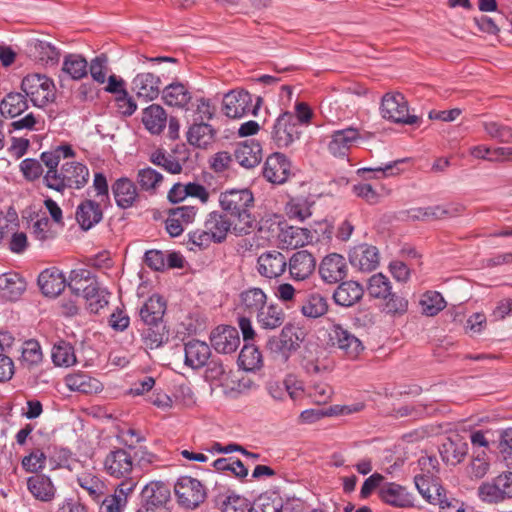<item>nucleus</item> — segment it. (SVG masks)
Listing matches in <instances>:
<instances>
[{
	"instance_id": "f257e3e1",
	"label": "nucleus",
	"mask_w": 512,
	"mask_h": 512,
	"mask_svg": "<svg viewBox=\"0 0 512 512\" xmlns=\"http://www.w3.org/2000/svg\"><path fill=\"white\" fill-rule=\"evenodd\" d=\"M221 208L234 218L233 231L236 235L249 234L255 223L251 214L254 197L249 189H232L222 192L219 198Z\"/></svg>"
},
{
	"instance_id": "f03ea898",
	"label": "nucleus",
	"mask_w": 512,
	"mask_h": 512,
	"mask_svg": "<svg viewBox=\"0 0 512 512\" xmlns=\"http://www.w3.org/2000/svg\"><path fill=\"white\" fill-rule=\"evenodd\" d=\"M234 222L227 219L226 215L219 212H211L206 217L203 227L188 234V244L199 249H205L211 243H221L226 239L230 229L233 230Z\"/></svg>"
},
{
	"instance_id": "7ed1b4c3",
	"label": "nucleus",
	"mask_w": 512,
	"mask_h": 512,
	"mask_svg": "<svg viewBox=\"0 0 512 512\" xmlns=\"http://www.w3.org/2000/svg\"><path fill=\"white\" fill-rule=\"evenodd\" d=\"M89 178L88 168L80 162H66L62 165L58 174L44 175V184L57 192H63L66 188L80 189Z\"/></svg>"
},
{
	"instance_id": "20e7f679",
	"label": "nucleus",
	"mask_w": 512,
	"mask_h": 512,
	"mask_svg": "<svg viewBox=\"0 0 512 512\" xmlns=\"http://www.w3.org/2000/svg\"><path fill=\"white\" fill-rule=\"evenodd\" d=\"M21 90L31 103L38 108H43L56 99L54 81L44 74L33 73L26 75L22 79Z\"/></svg>"
},
{
	"instance_id": "39448f33",
	"label": "nucleus",
	"mask_w": 512,
	"mask_h": 512,
	"mask_svg": "<svg viewBox=\"0 0 512 512\" xmlns=\"http://www.w3.org/2000/svg\"><path fill=\"white\" fill-rule=\"evenodd\" d=\"M408 102L401 93H386L382 97L380 113L384 119L399 124H416L419 117L408 113Z\"/></svg>"
},
{
	"instance_id": "423d86ee",
	"label": "nucleus",
	"mask_w": 512,
	"mask_h": 512,
	"mask_svg": "<svg viewBox=\"0 0 512 512\" xmlns=\"http://www.w3.org/2000/svg\"><path fill=\"white\" fill-rule=\"evenodd\" d=\"M178 503L187 509H195L206 499V488L197 479L183 476L174 486Z\"/></svg>"
},
{
	"instance_id": "0eeeda50",
	"label": "nucleus",
	"mask_w": 512,
	"mask_h": 512,
	"mask_svg": "<svg viewBox=\"0 0 512 512\" xmlns=\"http://www.w3.org/2000/svg\"><path fill=\"white\" fill-rule=\"evenodd\" d=\"M303 338L304 333L300 328L287 324L282 328L279 336H273L267 340L266 347L272 353L282 354L287 359L291 352L299 348Z\"/></svg>"
},
{
	"instance_id": "6e6552de",
	"label": "nucleus",
	"mask_w": 512,
	"mask_h": 512,
	"mask_svg": "<svg viewBox=\"0 0 512 512\" xmlns=\"http://www.w3.org/2000/svg\"><path fill=\"white\" fill-rule=\"evenodd\" d=\"M329 341L332 347L337 348L350 359H356L364 350L362 341L339 324L332 326L329 332Z\"/></svg>"
},
{
	"instance_id": "1a4fd4ad",
	"label": "nucleus",
	"mask_w": 512,
	"mask_h": 512,
	"mask_svg": "<svg viewBox=\"0 0 512 512\" xmlns=\"http://www.w3.org/2000/svg\"><path fill=\"white\" fill-rule=\"evenodd\" d=\"M260 103L259 97L256 105L252 106V96L247 91H231L224 96L223 111L229 118H241L249 113L256 115Z\"/></svg>"
},
{
	"instance_id": "9d476101",
	"label": "nucleus",
	"mask_w": 512,
	"mask_h": 512,
	"mask_svg": "<svg viewBox=\"0 0 512 512\" xmlns=\"http://www.w3.org/2000/svg\"><path fill=\"white\" fill-rule=\"evenodd\" d=\"M296 124V118L291 112H284L276 119L272 130V140L278 148L288 147L296 139H299L301 132Z\"/></svg>"
},
{
	"instance_id": "9b49d317",
	"label": "nucleus",
	"mask_w": 512,
	"mask_h": 512,
	"mask_svg": "<svg viewBox=\"0 0 512 512\" xmlns=\"http://www.w3.org/2000/svg\"><path fill=\"white\" fill-rule=\"evenodd\" d=\"M26 53L34 61L46 66H56L61 56L60 50L52 43L36 38L27 41Z\"/></svg>"
},
{
	"instance_id": "f8f14e48",
	"label": "nucleus",
	"mask_w": 512,
	"mask_h": 512,
	"mask_svg": "<svg viewBox=\"0 0 512 512\" xmlns=\"http://www.w3.org/2000/svg\"><path fill=\"white\" fill-rule=\"evenodd\" d=\"M104 469L112 477H127L133 470V458L127 450L116 448L105 457Z\"/></svg>"
},
{
	"instance_id": "ddd939ff",
	"label": "nucleus",
	"mask_w": 512,
	"mask_h": 512,
	"mask_svg": "<svg viewBox=\"0 0 512 512\" xmlns=\"http://www.w3.org/2000/svg\"><path fill=\"white\" fill-rule=\"evenodd\" d=\"M348 266L346 259L337 253H332L323 258L319 273L322 280L328 284H335L347 276Z\"/></svg>"
},
{
	"instance_id": "4468645a",
	"label": "nucleus",
	"mask_w": 512,
	"mask_h": 512,
	"mask_svg": "<svg viewBox=\"0 0 512 512\" xmlns=\"http://www.w3.org/2000/svg\"><path fill=\"white\" fill-rule=\"evenodd\" d=\"M210 342L218 353H233L240 344L238 330L228 325L218 326L211 332Z\"/></svg>"
},
{
	"instance_id": "2eb2a0df",
	"label": "nucleus",
	"mask_w": 512,
	"mask_h": 512,
	"mask_svg": "<svg viewBox=\"0 0 512 512\" xmlns=\"http://www.w3.org/2000/svg\"><path fill=\"white\" fill-rule=\"evenodd\" d=\"M290 169L291 164L285 155L276 152L266 159L263 176L273 184H283L290 176Z\"/></svg>"
},
{
	"instance_id": "dca6fc26",
	"label": "nucleus",
	"mask_w": 512,
	"mask_h": 512,
	"mask_svg": "<svg viewBox=\"0 0 512 512\" xmlns=\"http://www.w3.org/2000/svg\"><path fill=\"white\" fill-rule=\"evenodd\" d=\"M287 267L285 256L276 250L262 253L257 259V271L265 278L272 279L281 276Z\"/></svg>"
},
{
	"instance_id": "f3484780",
	"label": "nucleus",
	"mask_w": 512,
	"mask_h": 512,
	"mask_svg": "<svg viewBox=\"0 0 512 512\" xmlns=\"http://www.w3.org/2000/svg\"><path fill=\"white\" fill-rule=\"evenodd\" d=\"M287 265L293 280L304 281L315 271L316 259L307 250H300L290 257Z\"/></svg>"
},
{
	"instance_id": "a211bd4d",
	"label": "nucleus",
	"mask_w": 512,
	"mask_h": 512,
	"mask_svg": "<svg viewBox=\"0 0 512 512\" xmlns=\"http://www.w3.org/2000/svg\"><path fill=\"white\" fill-rule=\"evenodd\" d=\"M349 260L353 267L370 272L379 265V251L375 246L361 244L350 251Z\"/></svg>"
},
{
	"instance_id": "6ab92c4d",
	"label": "nucleus",
	"mask_w": 512,
	"mask_h": 512,
	"mask_svg": "<svg viewBox=\"0 0 512 512\" xmlns=\"http://www.w3.org/2000/svg\"><path fill=\"white\" fill-rule=\"evenodd\" d=\"M359 136L358 130L352 127L334 131L330 135L327 148L332 155L345 157L353 144L359 139Z\"/></svg>"
},
{
	"instance_id": "aec40b11",
	"label": "nucleus",
	"mask_w": 512,
	"mask_h": 512,
	"mask_svg": "<svg viewBox=\"0 0 512 512\" xmlns=\"http://www.w3.org/2000/svg\"><path fill=\"white\" fill-rule=\"evenodd\" d=\"M144 506L151 509H163L171 497L170 488L160 481H153L147 484L142 490Z\"/></svg>"
},
{
	"instance_id": "412c9836",
	"label": "nucleus",
	"mask_w": 512,
	"mask_h": 512,
	"mask_svg": "<svg viewBox=\"0 0 512 512\" xmlns=\"http://www.w3.org/2000/svg\"><path fill=\"white\" fill-rule=\"evenodd\" d=\"M160 84V78L153 73H139L132 80V90L138 98L154 100L160 93Z\"/></svg>"
},
{
	"instance_id": "4be33fe9",
	"label": "nucleus",
	"mask_w": 512,
	"mask_h": 512,
	"mask_svg": "<svg viewBox=\"0 0 512 512\" xmlns=\"http://www.w3.org/2000/svg\"><path fill=\"white\" fill-rule=\"evenodd\" d=\"M379 497L386 504L394 507L407 508L413 506V498L401 485L386 483L379 489Z\"/></svg>"
},
{
	"instance_id": "5701e85b",
	"label": "nucleus",
	"mask_w": 512,
	"mask_h": 512,
	"mask_svg": "<svg viewBox=\"0 0 512 512\" xmlns=\"http://www.w3.org/2000/svg\"><path fill=\"white\" fill-rule=\"evenodd\" d=\"M38 285L45 296L56 297L66 286V279L59 269H45L38 276Z\"/></svg>"
},
{
	"instance_id": "b1692460",
	"label": "nucleus",
	"mask_w": 512,
	"mask_h": 512,
	"mask_svg": "<svg viewBox=\"0 0 512 512\" xmlns=\"http://www.w3.org/2000/svg\"><path fill=\"white\" fill-rule=\"evenodd\" d=\"M100 203L93 200H85L78 205L76 220L84 231L91 229L102 220L103 211Z\"/></svg>"
},
{
	"instance_id": "393cba45",
	"label": "nucleus",
	"mask_w": 512,
	"mask_h": 512,
	"mask_svg": "<svg viewBox=\"0 0 512 512\" xmlns=\"http://www.w3.org/2000/svg\"><path fill=\"white\" fill-rule=\"evenodd\" d=\"M468 453V444L458 435L447 438L440 447L442 460L449 465H457Z\"/></svg>"
},
{
	"instance_id": "a878e982",
	"label": "nucleus",
	"mask_w": 512,
	"mask_h": 512,
	"mask_svg": "<svg viewBox=\"0 0 512 512\" xmlns=\"http://www.w3.org/2000/svg\"><path fill=\"white\" fill-rule=\"evenodd\" d=\"M185 364L193 369H198L207 364L211 356V350L207 343L192 339L185 344Z\"/></svg>"
},
{
	"instance_id": "bb28decb",
	"label": "nucleus",
	"mask_w": 512,
	"mask_h": 512,
	"mask_svg": "<svg viewBox=\"0 0 512 512\" xmlns=\"http://www.w3.org/2000/svg\"><path fill=\"white\" fill-rule=\"evenodd\" d=\"M364 294L361 284L356 281H344L335 289L333 299L337 305L350 307L359 302Z\"/></svg>"
},
{
	"instance_id": "cd10ccee",
	"label": "nucleus",
	"mask_w": 512,
	"mask_h": 512,
	"mask_svg": "<svg viewBox=\"0 0 512 512\" xmlns=\"http://www.w3.org/2000/svg\"><path fill=\"white\" fill-rule=\"evenodd\" d=\"M267 295L257 287H251L239 294L238 308L245 314H257L266 306Z\"/></svg>"
},
{
	"instance_id": "c85d7f7f",
	"label": "nucleus",
	"mask_w": 512,
	"mask_h": 512,
	"mask_svg": "<svg viewBox=\"0 0 512 512\" xmlns=\"http://www.w3.org/2000/svg\"><path fill=\"white\" fill-rule=\"evenodd\" d=\"M234 157L242 167L247 169L253 168L262 159L261 146L254 140H247L236 147Z\"/></svg>"
},
{
	"instance_id": "c756f323",
	"label": "nucleus",
	"mask_w": 512,
	"mask_h": 512,
	"mask_svg": "<svg viewBox=\"0 0 512 512\" xmlns=\"http://www.w3.org/2000/svg\"><path fill=\"white\" fill-rule=\"evenodd\" d=\"M112 192L117 205L126 209L133 206L138 198L137 188L130 179H117L112 185Z\"/></svg>"
},
{
	"instance_id": "7c9ffc66",
	"label": "nucleus",
	"mask_w": 512,
	"mask_h": 512,
	"mask_svg": "<svg viewBox=\"0 0 512 512\" xmlns=\"http://www.w3.org/2000/svg\"><path fill=\"white\" fill-rule=\"evenodd\" d=\"M215 505L221 512H251L249 501L233 491L219 493L215 497Z\"/></svg>"
},
{
	"instance_id": "2f4dec72",
	"label": "nucleus",
	"mask_w": 512,
	"mask_h": 512,
	"mask_svg": "<svg viewBox=\"0 0 512 512\" xmlns=\"http://www.w3.org/2000/svg\"><path fill=\"white\" fill-rule=\"evenodd\" d=\"M165 311V301L160 296L153 295L140 308L139 315L145 325H156L162 324Z\"/></svg>"
},
{
	"instance_id": "473e14b6",
	"label": "nucleus",
	"mask_w": 512,
	"mask_h": 512,
	"mask_svg": "<svg viewBox=\"0 0 512 512\" xmlns=\"http://www.w3.org/2000/svg\"><path fill=\"white\" fill-rule=\"evenodd\" d=\"M162 98L168 106L186 108L192 99V95L185 84L173 82L163 89Z\"/></svg>"
},
{
	"instance_id": "72a5a7b5",
	"label": "nucleus",
	"mask_w": 512,
	"mask_h": 512,
	"mask_svg": "<svg viewBox=\"0 0 512 512\" xmlns=\"http://www.w3.org/2000/svg\"><path fill=\"white\" fill-rule=\"evenodd\" d=\"M216 131L210 124L195 122L187 131V141L198 148H207L215 140Z\"/></svg>"
},
{
	"instance_id": "f704fd0d",
	"label": "nucleus",
	"mask_w": 512,
	"mask_h": 512,
	"mask_svg": "<svg viewBox=\"0 0 512 512\" xmlns=\"http://www.w3.org/2000/svg\"><path fill=\"white\" fill-rule=\"evenodd\" d=\"M26 289L25 281L17 273L0 275V297L6 300H16Z\"/></svg>"
},
{
	"instance_id": "c9c22d12",
	"label": "nucleus",
	"mask_w": 512,
	"mask_h": 512,
	"mask_svg": "<svg viewBox=\"0 0 512 512\" xmlns=\"http://www.w3.org/2000/svg\"><path fill=\"white\" fill-rule=\"evenodd\" d=\"M65 384L71 391L84 394L97 393L102 390V384L91 376L78 372L65 377Z\"/></svg>"
},
{
	"instance_id": "e433bc0d",
	"label": "nucleus",
	"mask_w": 512,
	"mask_h": 512,
	"mask_svg": "<svg viewBox=\"0 0 512 512\" xmlns=\"http://www.w3.org/2000/svg\"><path fill=\"white\" fill-rule=\"evenodd\" d=\"M27 109V97L20 92H10L0 102V113L6 118H16Z\"/></svg>"
},
{
	"instance_id": "4c0bfd02",
	"label": "nucleus",
	"mask_w": 512,
	"mask_h": 512,
	"mask_svg": "<svg viewBox=\"0 0 512 512\" xmlns=\"http://www.w3.org/2000/svg\"><path fill=\"white\" fill-rule=\"evenodd\" d=\"M328 299L318 292L306 296L300 306L301 313L311 319L324 316L328 312Z\"/></svg>"
},
{
	"instance_id": "58836bf2",
	"label": "nucleus",
	"mask_w": 512,
	"mask_h": 512,
	"mask_svg": "<svg viewBox=\"0 0 512 512\" xmlns=\"http://www.w3.org/2000/svg\"><path fill=\"white\" fill-rule=\"evenodd\" d=\"M61 71L79 81L88 75V62L81 54L70 53L64 56Z\"/></svg>"
},
{
	"instance_id": "ea45409f",
	"label": "nucleus",
	"mask_w": 512,
	"mask_h": 512,
	"mask_svg": "<svg viewBox=\"0 0 512 512\" xmlns=\"http://www.w3.org/2000/svg\"><path fill=\"white\" fill-rule=\"evenodd\" d=\"M142 122L152 134H160L166 126L167 114L163 107L152 104L144 109Z\"/></svg>"
},
{
	"instance_id": "a19ab883",
	"label": "nucleus",
	"mask_w": 512,
	"mask_h": 512,
	"mask_svg": "<svg viewBox=\"0 0 512 512\" xmlns=\"http://www.w3.org/2000/svg\"><path fill=\"white\" fill-rule=\"evenodd\" d=\"M27 486L32 495L41 501H51L55 495V488L49 477L41 474L31 476Z\"/></svg>"
},
{
	"instance_id": "79ce46f5",
	"label": "nucleus",
	"mask_w": 512,
	"mask_h": 512,
	"mask_svg": "<svg viewBox=\"0 0 512 512\" xmlns=\"http://www.w3.org/2000/svg\"><path fill=\"white\" fill-rule=\"evenodd\" d=\"M257 322L263 329H276L285 321V314L277 305H269L262 308L257 314Z\"/></svg>"
},
{
	"instance_id": "37998d69",
	"label": "nucleus",
	"mask_w": 512,
	"mask_h": 512,
	"mask_svg": "<svg viewBox=\"0 0 512 512\" xmlns=\"http://www.w3.org/2000/svg\"><path fill=\"white\" fill-rule=\"evenodd\" d=\"M486 136L500 144H512V127L498 121H483Z\"/></svg>"
},
{
	"instance_id": "c03bdc74",
	"label": "nucleus",
	"mask_w": 512,
	"mask_h": 512,
	"mask_svg": "<svg viewBox=\"0 0 512 512\" xmlns=\"http://www.w3.org/2000/svg\"><path fill=\"white\" fill-rule=\"evenodd\" d=\"M163 175L151 167L139 169L136 182L143 191L155 193L163 182Z\"/></svg>"
},
{
	"instance_id": "a18cd8bd",
	"label": "nucleus",
	"mask_w": 512,
	"mask_h": 512,
	"mask_svg": "<svg viewBox=\"0 0 512 512\" xmlns=\"http://www.w3.org/2000/svg\"><path fill=\"white\" fill-rule=\"evenodd\" d=\"M149 161L171 174H179L182 171V165L177 158L162 149L153 151L149 156Z\"/></svg>"
},
{
	"instance_id": "49530a36",
	"label": "nucleus",
	"mask_w": 512,
	"mask_h": 512,
	"mask_svg": "<svg viewBox=\"0 0 512 512\" xmlns=\"http://www.w3.org/2000/svg\"><path fill=\"white\" fill-rule=\"evenodd\" d=\"M435 489L434 504L440 508V512H467V506L452 496H448L441 487L433 486Z\"/></svg>"
},
{
	"instance_id": "de8ad7c7",
	"label": "nucleus",
	"mask_w": 512,
	"mask_h": 512,
	"mask_svg": "<svg viewBox=\"0 0 512 512\" xmlns=\"http://www.w3.org/2000/svg\"><path fill=\"white\" fill-rule=\"evenodd\" d=\"M109 295H110V293L107 290L101 289L99 287V284H98L97 280L95 279V277L93 278V283H90L87 286V289L85 290V292L80 294V296H82L88 302L91 299L93 300V297H98L96 302H93V304H90V311L93 313H97L99 311V309L103 308L104 306H106L108 304Z\"/></svg>"
},
{
	"instance_id": "09e8293b",
	"label": "nucleus",
	"mask_w": 512,
	"mask_h": 512,
	"mask_svg": "<svg viewBox=\"0 0 512 512\" xmlns=\"http://www.w3.org/2000/svg\"><path fill=\"white\" fill-rule=\"evenodd\" d=\"M52 360L57 366H71L76 363V356L72 345L60 340L54 344L52 349Z\"/></svg>"
},
{
	"instance_id": "8fccbe9b",
	"label": "nucleus",
	"mask_w": 512,
	"mask_h": 512,
	"mask_svg": "<svg viewBox=\"0 0 512 512\" xmlns=\"http://www.w3.org/2000/svg\"><path fill=\"white\" fill-rule=\"evenodd\" d=\"M94 275L87 269H75L70 272L67 286L76 296H80L90 283H93Z\"/></svg>"
},
{
	"instance_id": "3c124183",
	"label": "nucleus",
	"mask_w": 512,
	"mask_h": 512,
	"mask_svg": "<svg viewBox=\"0 0 512 512\" xmlns=\"http://www.w3.org/2000/svg\"><path fill=\"white\" fill-rule=\"evenodd\" d=\"M239 366L246 371H253L260 368L262 355L257 347L252 344H245L238 357Z\"/></svg>"
},
{
	"instance_id": "603ef678",
	"label": "nucleus",
	"mask_w": 512,
	"mask_h": 512,
	"mask_svg": "<svg viewBox=\"0 0 512 512\" xmlns=\"http://www.w3.org/2000/svg\"><path fill=\"white\" fill-rule=\"evenodd\" d=\"M464 206L458 203H450L447 205H436L425 207L423 212L427 220H440L449 217H456L462 213Z\"/></svg>"
},
{
	"instance_id": "864d4df0",
	"label": "nucleus",
	"mask_w": 512,
	"mask_h": 512,
	"mask_svg": "<svg viewBox=\"0 0 512 512\" xmlns=\"http://www.w3.org/2000/svg\"><path fill=\"white\" fill-rule=\"evenodd\" d=\"M142 331V340L147 348L155 349L160 347L167 339V333L163 324L146 325Z\"/></svg>"
},
{
	"instance_id": "5fc2aeb1",
	"label": "nucleus",
	"mask_w": 512,
	"mask_h": 512,
	"mask_svg": "<svg viewBox=\"0 0 512 512\" xmlns=\"http://www.w3.org/2000/svg\"><path fill=\"white\" fill-rule=\"evenodd\" d=\"M77 483L86 490L93 500L98 501L105 492L103 481L90 473H82L77 476Z\"/></svg>"
},
{
	"instance_id": "6e6d98bb",
	"label": "nucleus",
	"mask_w": 512,
	"mask_h": 512,
	"mask_svg": "<svg viewBox=\"0 0 512 512\" xmlns=\"http://www.w3.org/2000/svg\"><path fill=\"white\" fill-rule=\"evenodd\" d=\"M420 305L423 314L435 316L446 307V301L439 292L428 291L422 295Z\"/></svg>"
},
{
	"instance_id": "4d7b16f0",
	"label": "nucleus",
	"mask_w": 512,
	"mask_h": 512,
	"mask_svg": "<svg viewBox=\"0 0 512 512\" xmlns=\"http://www.w3.org/2000/svg\"><path fill=\"white\" fill-rule=\"evenodd\" d=\"M367 290L373 298L387 299L391 292V283L382 273L374 274L369 279Z\"/></svg>"
},
{
	"instance_id": "13d9d810",
	"label": "nucleus",
	"mask_w": 512,
	"mask_h": 512,
	"mask_svg": "<svg viewBox=\"0 0 512 512\" xmlns=\"http://www.w3.org/2000/svg\"><path fill=\"white\" fill-rule=\"evenodd\" d=\"M107 71L108 56L104 53L93 58L90 65H88V73H90L92 79L99 84L106 82Z\"/></svg>"
},
{
	"instance_id": "bf43d9fd",
	"label": "nucleus",
	"mask_w": 512,
	"mask_h": 512,
	"mask_svg": "<svg viewBox=\"0 0 512 512\" xmlns=\"http://www.w3.org/2000/svg\"><path fill=\"white\" fill-rule=\"evenodd\" d=\"M489 470V461L484 450L474 452L471 464L470 475L475 479L483 478Z\"/></svg>"
},
{
	"instance_id": "052dcab7",
	"label": "nucleus",
	"mask_w": 512,
	"mask_h": 512,
	"mask_svg": "<svg viewBox=\"0 0 512 512\" xmlns=\"http://www.w3.org/2000/svg\"><path fill=\"white\" fill-rule=\"evenodd\" d=\"M124 486H121L120 494L109 495L102 501L99 512H122L126 504Z\"/></svg>"
},
{
	"instance_id": "680f3d73",
	"label": "nucleus",
	"mask_w": 512,
	"mask_h": 512,
	"mask_svg": "<svg viewBox=\"0 0 512 512\" xmlns=\"http://www.w3.org/2000/svg\"><path fill=\"white\" fill-rule=\"evenodd\" d=\"M22 361L28 365H36L42 360L40 345L36 341H26L22 348Z\"/></svg>"
},
{
	"instance_id": "e2e57ef3",
	"label": "nucleus",
	"mask_w": 512,
	"mask_h": 512,
	"mask_svg": "<svg viewBox=\"0 0 512 512\" xmlns=\"http://www.w3.org/2000/svg\"><path fill=\"white\" fill-rule=\"evenodd\" d=\"M33 234L41 242L55 238L56 232L52 229L50 220L47 217L38 219L33 224Z\"/></svg>"
},
{
	"instance_id": "0e129e2a",
	"label": "nucleus",
	"mask_w": 512,
	"mask_h": 512,
	"mask_svg": "<svg viewBox=\"0 0 512 512\" xmlns=\"http://www.w3.org/2000/svg\"><path fill=\"white\" fill-rule=\"evenodd\" d=\"M478 495L482 501L488 503H497L504 500L494 480L482 483L478 489Z\"/></svg>"
},
{
	"instance_id": "69168bd1",
	"label": "nucleus",
	"mask_w": 512,
	"mask_h": 512,
	"mask_svg": "<svg viewBox=\"0 0 512 512\" xmlns=\"http://www.w3.org/2000/svg\"><path fill=\"white\" fill-rule=\"evenodd\" d=\"M45 460V454L41 450H35L23 458L22 466L26 471L35 473L44 467Z\"/></svg>"
},
{
	"instance_id": "338daca9",
	"label": "nucleus",
	"mask_w": 512,
	"mask_h": 512,
	"mask_svg": "<svg viewBox=\"0 0 512 512\" xmlns=\"http://www.w3.org/2000/svg\"><path fill=\"white\" fill-rule=\"evenodd\" d=\"M20 170L24 177L30 181L38 179L43 173L41 162L31 158L24 159L21 162Z\"/></svg>"
},
{
	"instance_id": "774afa93",
	"label": "nucleus",
	"mask_w": 512,
	"mask_h": 512,
	"mask_svg": "<svg viewBox=\"0 0 512 512\" xmlns=\"http://www.w3.org/2000/svg\"><path fill=\"white\" fill-rule=\"evenodd\" d=\"M499 449L507 466L512 468V428L502 433Z\"/></svg>"
}]
</instances>
